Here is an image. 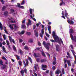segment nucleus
Returning <instances> with one entry per match:
<instances>
[{"mask_svg":"<svg viewBox=\"0 0 76 76\" xmlns=\"http://www.w3.org/2000/svg\"><path fill=\"white\" fill-rule=\"evenodd\" d=\"M52 35L54 39L56 42H58L59 44H60L61 42L62 44H63V42L61 39H60L59 40V38L56 35V32L55 31H53L52 33Z\"/></svg>","mask_w":76,"mask_h":76,"instance_id":"f257e3e1","label":"nucleus"},{"mask_svg":"<svg viewBox=\"0 0 76 76\" xmlns=\"http://www.w3.org/2000/svg\"><path fill=\"white\" fill-rule=\"evenodd\" d=\"M69 34H70L71 38L72 40L73 41H74L75 42H76V37L75 36L74 37L73 35L72 34H73V30L72 29H69Z\"/></svg>","mask_w":76,"mask_h":76,"instance_id":"f03ea898","label":"nucleus"},{"mask_svg":"<svg viewBox=\"0 0 76 76\" xmlns=\"http://www.w3.org/2000/svg\"><path fill=\"white\" fill-rule=\"evenodd\" d=\"M43 44L44 45V46L45 48H46V49L48 50H49V46H50L51 45H50V43H45V41H44L43 42Z\"/></svg>","mask_w":76,"mask_h":76,"instance_id":"7ed1b4c3","label":"nucleus"},{"mask_svg":"<svg viewBox=\"0 0 76 76\" xmlns=\"http://www.w3.org/2000/svg\"><path fill=\"white\" fill-rule=\"evenodd\" d=\"M27 69L26 68H25L24 69V71L23 70L21 69V70L20 71V73L22 75V76H23V75H24V72H25L26 73H27Z\"/></svg>","mask_w":76,"mask_h":76,"instance_id":"20e7f679","label":"nucleus"},{"mask_svg":"<svg viewBox=\"0 0 76 76\" xmlns=\"http://www.w3.org/2000/svg\"><path fill=\"white\" fill-rule=\"evenodd\" d=\"M26 63H25V61H23V64L24 65V67H26V66H28V64H29V62H28V60L27 59H26Z\"/></svg>","mask_w":76,"mask_h":76,"instance_id":"39448f33","label":"nucleus"},{"mask_svg":"<svg viewBox=\"0 0 76 76\" xmlns=\"http://www.w3.org/2000/svg\"><path fill=\"white\" fill-rule=\"evenodd\" d=\"M64 63L65 64L66 63V62H67V63L68 66L71 65V64L70 63V60H64Z\"/></svg>","mask_w":76,"mask_h":76,"instance_id":"423d86ee","label":"nucleus"},{"mask_svg":"<svg viewBox=\"0 0 76 76\" xmlns=\"http://www.w3.org/2000/svg\"><path fill=\"white\" fill-rule=\"evenodd\" d=\"M61 73V70L58 69L55 72V74H56V75H59L60 73Z\"/></svg>","mask_w":76,"mask_h":76,"instance_id":"0eeeda50","label":"nucleus"},{"mask_svg":"<svg viewBox=\"0 0 76 76\" xmlns=\"http://www.w3.org/2000/svg\"><path fill=\"white\" fill-rule=\"evenodd\" d=\"M31 21L29 19H28V22L27 23V26H29V25H31Z\"/></svg>","mask_w":76,"mask_h":76,"instance_id":"6e6552de","label":"nucleus"},{"mask_svg":"<svg viewBox=\"0 0 76 76\" xmlns=\"http://www.w3.org/2000/svg\"><path fill=\"white\" fill-rule=\"evenodd\" d=\"M68 23H70L71 25H73L74 24V22L72 20H67Z\"/></svg>","mask_w":76,"mask_h":76,"instance_id":"1a4fd4ad","label":"nucleus"},{"mask_svg":"<svg viewBox=\"0 0 76 76\" xmlns=\"http://www.w3.org/2000/svg\"><path fill=\"white\" fill-rule=\"evenodd\" d=\"M42 33H41L40 34V36L41 38H42V36H43V35L44 34V29H42L41 31Z\"/></svg>","mask_w":76,"mask_h":76,"instance_id":"9d476101","label":"nucleus"},{"mask_svg":"<svg viewBox=\"0 0 76 76\" xmlns=\"http://www.w3.org/2000/svg\"><path fill=\"white\" fill-rule=\"evenodd\" d=\"M9 22H11V23H15V21H13V18H9Z\"/></svg>","mask_w":76,"mask_h":76,"instance_id":"9b49d317","label":"nucleus"},{"mask_svg":"<svg viewBox=\"0 0 76 76\" xmlns=\"http://www.w3.org/2000/svg\"><path fill=\"white\" fill-rule=\"evenodd\" d=\"M55 46H56V50L58 51H59L60 50V49H59V45H55Z\"/></svg>","mask_w":76,"mask_h":76,"instance_id":"f8f14e48","label":"nucleus"},{"mask_svg":"<svg viewBox=\"0 0 76 76\" xmlns=\"http://www.w3.org/2000/svg\"><path fill=\"white\" fill-rule=\"evenodd\" d=\"M34 32L35 34L36 37H38V31L36 30H34Z\"/></svg>","mask_w":76,"mask_h":76,"instance_id":"ddd939ff","label":"nucleus"},{"mask_svg":"<svg viewBox=\"0 0 76 76\" xmlns=\"http://www.w3.org/2000/svg\"><path fill=\"white\" fill-rule=\"evenodd\" d=\"M9 27L11 29H13V25H11L10 24V25L9 26Z\"/></svg>","mask_w":76,"mask_h":76,"instance_id":"4468645a","label":"nucleus"},{"mask_svg":"<svg viewBox=\"0 0 76 76\" xmlns=\"http://www.w3.org/2000/svg\"><path fill=\"white\" fill-rule=\"evenodd\" d=\"M61 73L63 75H64L65 74V72H64V68H62L61 69Z\"/></svg>","mask_w":76,"mask_h":76,"instance_id":"2eb2a0df","label":"nucleus"},{"mask_svg":"<svg viewBox=\"0 0 76 76\" xmlns=\"http://www.w3.org/2000/svg\"><path fill=\"white\" fill-rule=\"evenodd\" d=\"M64 11H62V15H63L62 16H61V17H62L63 18H64V19H66V18L65 17H64Z\"/></svg>","mask_w":76,"mask_h":76,"instance_id":"dca6fc26","label":"nucleus"},{"mask_svg":"<svg viewBox=\"0 0 76 76\" xmlns=\"http://www.w3.org/2000/svg\"><path fill=\"white\" fill-rule=\"evenodd\" d=\"M71 51L72 52V54H73V56H75V54H76V53H75V51H74V50H71Z\"/></svg>","mask_w":76,"mask_h":76,"instance_id":"f3484780","label":"nucleus"},{"mask_svg":"<svg viewBox=\"0 0 76 76\" xmlns=\"http://www.w3.org/2000/svg\"><path fill=\"white\" fill-rule=\"evenodd\" d=\"M42 67L43 68H47V65H45L42 64Z\"/></svg>","mask_w":76,"mask_h":76,"instance_id":"a211bd4d","label":"nucleus"},{"mask_svg":"<svg viewBox=\"0 0 76 76\" xmlns=\"http://www.w3.org/2000/svg\"><path fill=\"white\" fill-rule=\"evenodd\" d=\"M0 28H1V30H2L3 29V26H2V24L0 22Z\"/></svg>","mask_w":76,"mask_h":76,"instance_id":"6ab92c4d","label":"nucleus"},{"mask_svg":"<svg viewBox=\"0 0 76 76\" xmlns=\"http://www.w3.org/2000/svg\"><path fill=\"white\" fill-rule=\"evenodd\" d=\"M13 48L15 51H16V47L15 46H13Z\"/></svg>","mask_w":76,"mask_h":76,"instance_id":"aec40b11","label":"nucleus"},{"mask_svg":"<svg viewBox=\"0 0 76 76\" xmlns=\"http://www.w3.org/2000/svg\"><path fill=\"white\" fill-rule=\"evenodd\" d=\"M26 26L25 25L22 24L21 26V28H25Z\"/></svg>","mask_w":76,"mask_h":76,"instance_id":"412c9836","label":"nucleus"},{"mask_svg":"<svg viewBox=\"0 0 76 76\" xmlns=\"http://www.w3.org/2000/svg\"><path fill=\"white\" fill-rule=\"evenodd\" d=\"M30 17L31 19H33V20H34V21H36V19H35V18H33V17H32V15H30Z\"/></svg>","mask_w":76,"mask_h":76,"instance_id":"4be33fe9","label":"nucleus"},{"mask_svg":"<svg viewBox=\"0 0 76 76\" xmlns=\"http://www.w3.org/2000/svg\"><path fill=\"white\" fill-rule=\"evenodd\" d=\"M3 61H2V60H1L0 61V64H1V65H2V66H3Z\"/></svg>","mask_w":76,"mask_h":76,"instance_id":"5701e85b","label":"nucleus"},{"mask_svg":"<svg viewBox=\"0 0 76 76\" xmlns=\"http://www.w3.org/2000/svg\"><path fill=\"white\" fill-rule=\"evenodd\" d=\"M7 15H8V12H4V15H5V16H7Z\"/></svg>","mask_w":76,"mask_h":76,"instance_id":"b1692460","label":"nucleus"},{"mask_svg":"<svg viewBox=\"0 0 76 76\" xmlns=\"http://www.w3.org/2000/svg\"><path fill=\"white\" fill-rule=\"evenodd\" d=\"M61 3L60 4V6H61L62 4H64V3L63 1V0H61Z\"/></svg>","mask_w":76,"mask_h":76,"instance_id":"393cba45","label":"nucleus"},{"mask_svg":"<svg viewBox=\"0 0 76 76\" xmlns=\"http://www.w3.org/2000/svg\"><path fill=\"white\" fill-rule=\"evenodd\" d=\"M28 41L29 42H33V40L32 39H30L28 40Z\"/></svg>","mask_w":76,"mask_h":76,"instance_id":"a878e982","label":"nucleus"},{"mask_svg":"<svg viewBox=\"0 0 76 76\" xmlns=\"http://www.w3.org/2000/svg\"><path fill=\"white\" fill-rule=\"evenodd\" d=\"M20 66H21L22 64V61H20L18 62Z\"/></svg>","mask_w":76,"mask_h":76,"instance_id":"bb28decb","label":"nucleus"},{"mask_svg":"<svg viewBox=\"0 0 76 76\" xmlns=\"http://www.w3.org/2000/svg\"><path fill=\"white\" fill-rule=\"evenodd\" d=\"M48 30H51V27L50 26H48Z\"/></svg>","mask_w":76,"mask_h":76,"instance_id":"cd10ccee","label":"nucleus"},{"mask_svg":"<svg viewBox=\"0 0 76 76\" xmlns=\"http://www.w3.org/2000/svg\"><path fill=\"white\" fill-rule=\"evenodd\" d=\"M13 26H14V27L15 29H17L18 28V27L17 26H16V25L13 24Z\"/></svg>","mask_w":76,"mask_h":76,"instance_id":"c85d7f7f","label":"nucleus"},{"mask_svg":"<svg viewBox=\"0 0 76 76\" xmlns=\"http://www.w3.org/2000/svg\"><path fill=\"white\" fill-rule=\"evenodd\" d=\"M24 33H25V31L23 30L20 33V34H21L22 35H23V34H24Z\"/></svg>","mask_w":76,"mask_h":76,"instance_id":"c756f323","label":"nucleus"},{"mask_svg":"<svg viewBox=\"0 0 76 76\" xmlns=\"http://www.w3.org/2000/svg\"><path fill=\"white\" fill-rule=\"evenodd\" d=\"M14 10L13 9H11V12L10 13H13V12H14Z\"/></svg>","mask_w":76,"mask_h":76,"instance_id":"7c9ffc66","label":"nucleus"},{"mask_svg":"<svg viewBox=\"0 0 76 76\" xmlns=\"http://www.w3.org/2000/svg\"><path fill=\"white\" fill-rule=\"evenodd\" d=\"M18 53H20V54H22V50H20L18 51Z\"/></svg>","mask_w":76,"mask_h":76,"instance_id":"2f4dec72","label":"nucleus"},{"mask_svg":"<svg viewBox=\"0 0 76 76\" xmlns=\"http://www.w3.org/2000/svg\"><path fill=\"white\" fill-rule=\"evenodd\" d=\"M3 37L4 40H6V35L5 34L3 35Z\"/></svg>","mask_w":76,"mask_h":76,"instance_id":"473e14b6","label":"nucleus"},{"mask_svg":"<svg viewBox=\"0 0 76 76\" xmlns=\"http://www.w3.org/2000/svg\"><path fill=\"white\" fill-rule=\"evenodd\" d=\"M29 12H30V13L31 15H32V9L31 8L30 9H29Z\"/></svg>","mask_w":76,"mask_h":76,"instance_id":"72a5a7b5","label":"nucleus"},{"mask_svg":"<svg viewBox=\"0 0 76 76\" xmlns=\"http://www.w3.org/2000/svg\"><path fill=\"white\" fill-rule=\"evenodd\" d=\"M26 34L27 35H30L31 33L30 32H27L26 33Z\"/></svg>","mask_w":76,"mask_h":76,"instance_id":"f704fd0d","label":"nucleus"},{"mask_svg":"<svg viewBox=\"0 0 76 76\" xmlns=\"http://www.w3.org/2000/svg\"><path fill=\"white\" fill-rule=\"evenodd\" d=\"M38 66V64H35V66H34V68L36 70H37V67Z\"/></svg>","mask_w":76,"mask_h":76,"instance_id":"c9c22d12","label":"nucleus"},{"mask_svg":"<svg viewBox=\"0 0 76 76\" xmlns=\"http://www.w3.org/2000/svg\"><path fill=\"white\" fill-rule=\"evenodd\" d=\"M2 58L3 60H6V61H7V59H6V58L4 56H3L2 57Z\"/></svg>","mask_w":76,"mask_h":76,"instance_id":"e433bc0d","label":"nucleus"},{"mask_svg":"<svg viewBox=\"0 0 76 76\" xmlns=\"http://www.w3.org/2000/svg\"><path fill=\"white\" fill-rule=\"evenodd\" d=\"M25 4V0H23L22 3H21V4L22 5L23 4Z\"/></svg>","mask_w":76,"mask_h":76,"instance_id":"4c0bfd02","label":"nucleus"},{"mask_svg":"<svg viewBox=\"0 0 76 76\" xmlns=\"http://www.w3.org/2000/svg\"><path fill=\"white\" fill-rule=\"evenodd\" d=\"M68 15V14L67 12H65V16L67 18V16Z\"/></svg>","mask_w":76,"mask_h":76,"instance_id":"58836bf2","label":"nucleus"},{"mask_svg":"<svg viewBox=\"0 0 76 76\" xmlns=\"http://www.w3.org/2000/svg\"><path fill=\"white\" fill-rule=\"evenodd\" d=\"M28 59L29 60H30L31 63H32V59H31V58L29 57L28 58Z\"/></svg>","mask_w":76,"mask_h":76,"instance_id":"ea45409f","label":"nucleus"},{"mask_svg":"<svg viewBox=\"0 0 76 76\" xmlns=\"http://www.w3.org/2000/svg\"><path fill=\"white\" fill-rule=\"evenodd\" d=\"M6 67V65H4L2 67V69H5Z\"/></svg>","mask_w":76,"mask_h":76,"instance_id":"a19ab883","label":"nucleus"},{"mask_svg":"<svg viewBox=\"0 0 76 76\" xmlns=\"http://www.w3.org/2000/svg\"><path fill=\"white\" fill-rule=\"evenodd\" d=\"M36 60L37 62H40V59L39 58H37Z\"/></svg>","mask_w":76,"mask_h":76,"instance_id":"79ce46f5","label":"nucleus"},{"mask_svg":"<svg viewBox=\"0 0 76 76\" xmlns=\"http://www.w3.org/2000/svg\"><path fill=\"white\" fill-rule=\"evenodd\" d=\"M24 49L25 50H28V47L27 46H26L24 48Z\"/></svg>","mask_w":76,"mask_h":76,"instance_id":"37998d69","label":"nucleus"},{"mask_svg":"<svg viewBox=\"0 0 76 76\" xmlns=\"http://www.w3.org/2000/svg\"><path fill=\"white\" fill-rule=\"evenodd\" d=\"M16 57H17V60H19L20 58H19V56H18V55H16Z\"/></svg>","mask_w":76,"mask_h":76,"instance_id":"c03bdc74","label":"nucleus"},{"mask_svg":"<svg viewBox=\"0 0 76 76\" xmlns=\"http://www.w3.org/2000/svg\"><path fill=\"white\" fill-rule=\"evenodd\" d=\"M42 56H44V57H45V55L44 53L43 52H42Z\"/></svg>","mask_w":76,"mask_h":76,"instance_id":"a18cd8bd","label":"nucleus"},{"mask_svg":"<svg viewBox=\"0 0 76 76\" xmlns=\"http://www.w3.org/2000/svg\"><path fill=\"white\" fill-rule=\"evenodd\" d=\"M6 42H7L8 45H9V44H9V41L6 40Z\"/></svg>","mask_w":76,"mask_h":76,"instance_id":"49530a36","label":"nucleus"},{"mask_svg":"<svg viewBox=\"0 0 76 76\" xmlns=\"http://www.w3.org/2000/svg\"><path fill=\"white\" fill-rule=\"evenodd\" d=\"M5 9H6V7L4 6L2 8V10L3 11H4V10H5Z\"/></svg>","mask_w":76,"mask_h":76,"instance_id":"de8ad7c7","label":"nucleus"},{"mask_svg":"<svg viewBox=\"0 0 76 76\" xmlns=\"http://www.w3.org/2000/svg\"><path fill=\"white\" fill-rule=\"evenodd\" d=\"M34 56L35 57H38V56L37 55V54L36 53H34Z\"/></svg>","mask_w":76,"mask_h":76,"instance_id":"09e8293b","label":"nucleus"},{"mask_svg":"<svg viewBox=\"0 0 76 76\" xmlns=\"http://www.w3.org/2000/svg\"><path fill=\"white\" fill-rule=\"evenodd\" d=\"M19 42H22V41H23V40L22 39H19Z\"/></svg>","mask_w":76,"mask_h":76,"instance_id":"8fccbe9b","label":"nucleus"},{"mask_svg":"<svg viewBox=\"0 0 76 76\" xmlns=\"http://www.w3.org/2000/svg\"><path fill=\"white\" fill-rule=\"evenodd\" d=\"M9 39H10V41H12V37H10L9 36Z\"/></svg>","mask_w":76,"mask_h":76,"instance_id":"3c124183","label":"nucleus"},{"mask_svg":"<svg viewBox=\"0 0 76 76\" xmlns=\"http://www.w3.org/2000/svg\"><path fill=\"white\" fill-rule=\"evenodd\" d=\"M1 1L3 4H4V2H5V1H3V0H1Z\"/></svg>","mask_w":76,"mask_h":76,"instance_id":"603ef678","label":"nucleus"},{"mask_svg":"<svg viewBox=\"0 0 76 76\" xmlns=\"http://www.w3.org/2000/svg\"><path fill=\"white\" fill-rule=\"evenodd\" d=\"M17 5H18V7H19L20 6V4L19 3H17Z\"/></svg>","mask_w":76,"mask_h":76,"instance_id":"864d4df0","label":"nucleus"},{"mask_svg":"<svg viewBox=\"0 0 76 76\" xmlns=\"http://www.w3.org/2000/svg\"><path fill=\"white\" fill-rule=\"evenodd\" d=\"M52 69L53 70H55L56 69V66H54L52 67Z\"/></svg>","mask_w":76,"mask_h":76,"instance_id":"5fc2aeb1","label":"nucleus"},{"mask_svg":"<svg viewBox=\"0 0 76 76\" xmlns=\"http://www.w3.org/2000/svg\"><path fill=\"white\" fill-rule=\"evenodd\" d=\"M50 41L52 42H55V41L56 42V41H55V40L54 41V40H53V39H50Z\"/></svg>","mask_w":76,"mask_h":76,"instance_id":"6e6d98bb","label":"nucleus"},{"mask_svg":"<svg viewBox=\"0 0 76 76\" xmlns=\"http://www.w3.org/2000/svg\"><path fill=\"white\" fill-rule=\"evenodd\" d=\"M67 56H69V57L70 56V54H69V52H67Z\"/></svg>","mask_w":76,"mask_h":76,"instance_id":"4d7b16f0","label":"nucleus"},{"mask_svg":"<svg viewBox=\"0 0 76 76\" xmlns=\"http://www.w3.org/2000/svg\"><path fill=\"white\" fill-rule=\"evenodd\" d=\"M46 36H47L49 38H50V37H49V36H50V35L48 34H47V33H46Z\"/></svg>","mask_w":76,"mask_h":76,"instance_id":"13d9d810","label":"nucleus"},{"mask_svg":"<svg viewBox=\"0 0 76 76\" xmlns=\"http://www.w3.org/2000/svg\"><path fill=\"white\" fill-rule=\"evenodd\" d=\"M56 64V61H54L53 62V64L54 65H55Z\"/></svg>","mask_w":76,"mask_h":76,"instance_id":"bf43d9fd","label":"nucleus"},{"mask_svg":"<svg viewBox=\"0 0 76 76\" xmlns=\"http://www.w3.org/2000/svg\"><path fill=\"white\" fill-rule=\"evenodd\" d=\"M41 24V23H37L36 24V25L37 26H39V24Z\"/></svg>","mask_w":76,"mask_h":76,"instance_id":"052dcab7","label":"nucleus"},{"mask_svg":"<svg viewBox=\"0 0 76 76\" xmlns=\"http://www.w3.org/2000/svg\"><path fill=\"white\" fill-rule=\"evenodd\" d=\"M70 47L71 48H72V49H73V45H70Z\"/></svg>","mask_w":76,"mask_h":76,"instance_id":"680f3d73","label":"nucleus"},{"mask_svg":"<svg viewBox=\"0 0 76 76\" xmlns=\"http://www.w3.org/2000/svg\"><path fill=\"white\" fill-rule=\"evenodd\" d=\"M25 45V43L24 42H23L22 43V45L23 47L24 46V45Z\"/></svg>","mask_w":76,"mask_h":76,"instance_id":"e2e57ef3","label":"nucleus"},{"mask_svg":"<svg viewBox=\"0 0 76 76\" xmlns=\"http://www.w3.org/2000/svg\"><path fill=\"white\" fill-rule=\"evenodd\" d=\"M19 7L21 9H23L24 8L23 6H20Z\"/></svg>","mask_w":76,"mask_h":76,"instance_id":"0e129e2a","label":"nucleus"},{"mask_svg":"<svg viewBox=\"0 0 76 76\" xmlns=\"http://www.w3.org/2000/svg\"><path fill=\"white\" fill-rule=\"evenodd\" d=\"M74 70H75V69H73V68L71 69V70L72 72L73 73L74 72Z\"/></svg>","mask_w":76,"mask_h":76,"instance_id":"69168bd1","label":"nucleus"},{"mask_svg":"<svg viewBox=\"0 0 76 76\" xmlns=\"http://www.w3.org/2000/svg\"><path fill=\"white\" fill-rule=\"evenodd\" d=\"M41 61L42 63L44 62V59H42L41 60Z\"/></svg>","mask_w":76,"mask_h":76,"instance_id":"338daca9","label":"nucleus"},{"mask_svg":"<svg viewBox=\"0 0 76 76\" xmlns=\"http://www.w3.org/2000/svg\"><path fill=\"white\" fill-rule=\"evenodd\" d=\"M38 45H41V42H38Z\"/></svg>","mask_w":76,"mask_h":76,"instance_id":"774afa93","label":"nucleus"}]
</instances>
